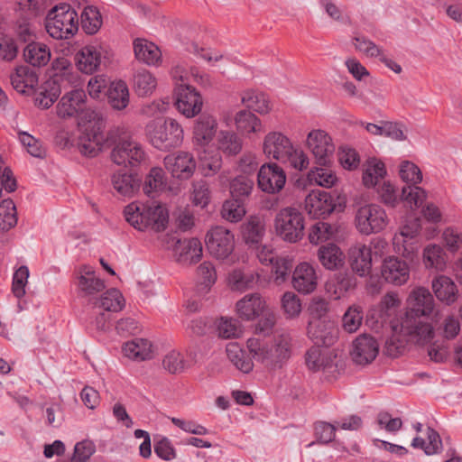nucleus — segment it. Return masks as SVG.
I'll return each instance as SVG.
<instances>
[{
	"instance_id": "nucleus-1",
	"label": "nucleus",
	"mask_w": 462,
	"mask_h": 462,
	"mask_svg": "<svg viewBox=\"0 0 462 462\" xmlns=\"http://www.w3.org/2000/svg\"><path fill=\"white\" fill-rule=\"evenodd\" d=\"M411 300V307L402 319V331L415 342L428 344L434 336L433 327L428 319L434 314L431 319L438 322L440 313L435 312L433 296L425 288L414 290Z\"/></svg>"
},
{
	"instance_id": "nucleus-2",
	"label": "nucleus",
	"mask_w": 462,
	"mask_h": 462,
	"mask_svg": "<svg viewBox=\"0 0 462 462\" xmlns=\"http://www.w3.org/2000/svg\"><path fill=\"white\" fill-rule=\"evenodd\" d=\"M292 338L288 333H282L273 338L272 345L255 337L246 342L250 355L256 362L266 367H282L291 356Z\"/></svg>"
},
{
	"instance_id": "nucleus-3",
	"label": "nucleus",
	"mask_w": 462,
	"mask_h": 462,
	"mask_svg": "<svg viewBox=\"0 0 462 462\" xmlns=\"http://www.w3.org/2000/svg\"><path fill=\"white\" fill-rule=\"evenodd\" d=\"M77 116L79 120V125L84 126L78 143L79 152L84 155L94 157L102 150L105 142L103 134L104 120L97 112L87 108L86 103L84 108L79 111Z\"/></svg>"
},
{
	"instance_id": "nucleus-4",
	"label": "nucleus",
	"mask_w": 462,
	"mask_h": 462,
	"mask_svg": "<svg viewBox=\"0 0 462 462\" xmlns=\"http://www.w3.org/2000/svg\"><path fill=\"white\" fill-rule=\"evenodd\" d=\"M147 137L155 148L168 151L179 146L183 140L181 125L172 118L159 119L146 125Z\"/></svg>"
},
{
	"instance_id": "nucleus-5",
	"label": "nucleus",
	"mask_w": 462,
	"mask_h": 462,
	"mask_svg": "<svg viewBox=\"0 0 462 462\" xmlns=\"http://www.w3.org/2000/svg\"><path fill=\"white\" fill-rule=\"evenodd\" d=\"M45 28L53 39H69L79 29L78 14L68 4L56 5L47 14Z\"/></svg>"
},
{
	"instance_id": "nucleus-6",
	"label": "nucleus",
	"mask_w": 462,
	"mask_h": 462,
	"mask_svg": "<svg viewBox=\"0 0 462 462\" xmlns=\"http://www.w3.org/2000/svg\"><path fill=\"white\" fill-rule=\"evenodd\" d=\"M304 217L295 208H282L275 216V233L285 242L297 243L301 240L304 236Z\"/></svg>"
},
{
	"instance_id": "nucleus-7",
	"label": "nucleus",
	"mask_w": 462,
	"mask_h": 462,
	"mask_svg": "<svg viewBox=\"0 0 462 462\" xmlns=\"http://www.w3.org/2000/svg\"><path fill=\"white\" fill-rule=\"evenodd\" d=\"M401 179L411 185L402 189V198L411 208H419L427 198L426 191L417 184L422 180L420 168L411 162L404 161L400 165Z\"/></svg>"
},
{
	"instance_id": "nucleus-8",
	"label": "nucleus",
	"mask_w": 462,
	"mask_h": 462,
	"mask_svg": "<svg viewBox=\"0 0 462 462\" xmlns=\"http://www.w3.org/2000/svg\"><path fill=\"white\" fill-rule=\"evenodd\" d=\"M388 217L385 210L376 204H367L360 207L355 217L356 229L362 235L378 233L385 228Z\"/></svg>"
},
{
	"instance_id": "nucleus-9",
	"label": "nucleus",
	"mask_w": 462,
	"mask_h": 462,
	"mask_svg": "<svg viewBox=\"0 0 462 462\" xmlns=\"http://www.w3.org/2000/svg\"><path fill=\"white\" fill-rule=\"evenodd\" d=\"M79 296L91 305L98 304V296L105 291V282L96 275L94 269L82 265L78 270Z\"/></svg>"
},
{
	"instance_id": "nucleus-10",
	"label": "nucleus",
	"mask_w": 462,
	"mask_h": 462,
	"mask_svg": "<svg viewBox=\"0 0 462 462\" xmlns=\"http://www.w3.org/2000/svg\"><path fill=\"white\" fill-rule=\"evenodd\" d=\"M206 246L209 254L217 259H226L235 248L234 235L226 227H212L206 236Z\"/></svg>"
},
{
	"instance_id": "nucleus-11",
	"label": "nucleus",
	"mask_w": 462,
	"mask_h": 462,
	"mask_svg": "<svg viewBox=\"0 0 462 462\" xmlns=\"http://www.w3.org/2000/svg\"><path fill=\"white\" fill-rule=\"evenodd\" d=\"M144 157L145 153L140 143L130 137L119 138L111 152L112 161L123 166H136Z\"/></svg>"
},
{
	"instance_id": "nucleus-12",
	"label": "nucleus",
	"mask_w": 462,
	"mask_h": 462,
	"mask_svg": "<svg viewBox=\"0 0 462 462\" xmlns=\"http://www.w3.org/2000/svg\"><path fill=\"white\" fill-rule=\"evenodd\" d=\"M307 145L318 165L329 166L332 163L335 145L325 131L319 129L311 131L307 137Z\"/></svg>"
},
{
	"instance_id": "nucleus-13",
	"label": "nucleus",
	"mask_w": 462,
	"mask_h": 462,
	"mask_svg": "<svg viewBox=\"0 0 462 462\" xmlns=\"http://www.w3.org/2000/svg\"><path fill=\"white\" fill-rule=\"evenodd\" d=\"M175 95L176 108L183 116L191 118L200 113L203 99L200 93L194 87L184 83L177 84Z\"/></svg>"
},
{
	"instance_id": "nucleus-14",
	"label": "nucleus",
	"mask_w": 462,
	"mask_h": 462,
	"mask_svg": "<svg viewBox=\"0 0 462 462\" xmlns=\"http://www.w3.org/2000/svg\"><path fill=\"white\" fill-rule=\"evenodd\" d=\"M257 181L259 188L263 192L276 194L283 189L286 182V174L276 163H265L259 170Z\"/></svg>"
},
{
	"instance_id": "nucleus-15",
	"label": "nucleus",
	"mask_w": 462,
	"mask_h": 462,
	"mask_svg": "<svg viewBox=\"0 0 462 462\" xmlns=\"http://www.w3.org/2000/svg\"><path fill=\"white\" fill-rule=\"evenodd\" d=\"M420 228V220L413 219L402 226L400 233L393 236V245L396 251L408 259H412L418 250V245L414 240Z\"/></svg>"
},
{
	"instance_id": "nucleus-16",
	"label": "nucleus",
	"mask_w": 462,
	"mask_h": 462,
	"mask_svg": "<svg viewBox=\"0 0 462 462\" xmlns=\"http://www.w3.org/2000/svg\"><path fill=\"white\" fill-rule=\"evenodd\" d=\"M337 328L330 319L309 321L308 336L316 346H332L337 338Z\"/></svg>"
},
{
	"instance_id": "nucleus-17",
	"label": "nucleus",
	"mask_w": 462,
	"mask_h": 462,
	"mask_svg": "<svg viewBox=\"0 0 462 462\" xmlns=\"http://www.w3.org/2000/svg\"><path fill=\"white\" fill-rule=\"evenodd\" d=\"M379 353V344L374 337L363 334L357 337L352 344L350 356L353 362L359 365L372 363Z\"/></svg>"
},
{
	"instance_id": "nucleus-18",
	"label": "nucleus",
	"mask_w": 462,
	"mask_h": 462,
	"mask_svg": "<svg viewBox=\"0 0 462 462\" xmlns=\"http://www.w3.org/2000/svg\"><path fill=\"white\" fill-rule=\"evenodd\" d=\"M292 145L291 141L285 134L273 131L265 135L263 151L268 158L282 162L284 159L290 158Z\"/></svg>"
},
{
	"instance_id": "nucleus-19",
	"label": "nucleus",
	"mask_w": 462,
	"mask_h": 462,
	"mask_svg": "<svg viewBox=\"0 0 462 462\" xmlns=\"http://www.w3.org/2000/svg\"><path fill=\"white\" fill-rule=\"evenodd\" d=\"M291 285L301 294L313 292L318 285V275L315 268L309 263H299L291 275Z\"/></svg>"
},
{
	"instance_id": "nucleus-20",
	"label": "nucleus",
	"mask_w": 462,
	"mask_h": 462,
	"mask_svg": "<svg viewBox=\"0 0 462 462\" xmlns=\"http://www.w3.org/2000/svg\"><path fill=\"white\" fill-rule=\"evenodd\" d=\"M305 208L313 217H325L335 210L336 204L330 193L313 190L305 199Z\"/></svg>"
},
{
	"instance_id": "nucleus-21",
	"label": "nucleus",
	"mask_w": 462,
	"mask_h": 462,
	"mask_svg": "<svg viewBox=\"0 0 462 462\" xmlns=\"http://www.w3.org/2000/svg\"><path fill=\"white\" fill-rule=\"evenodd\" d=\"M381 274L388 283L400 286L409 280L410 267L405 261L391 256L383 262Z\"/></svg>"
},
{
	"instance_id": "nucleus-22",
	"label": "nucleus",
	"mask_w": 462,
	"mask_h": 462,
	"mask_svg": "<svg viewBox=\"0 0 462 462\" xmlns=\"http://www.w3.org/2000/svg\"><path fill=\"white\" fill-rule=\"evenodd\" d=\"M164 166L173 177L188 179L193 174L196 162L190 153L180 152L178 154L167 155L164 158Z\"/></svg>"
},
{
	"instance_id": "nucleus-23",
	"label": "nucleus",
	"mask_w": 462,
	"mask_h": 462,
	"mask_svg": "<svg viewBox=\"0 0 462 462\" xmlns=\"http://www.w3.org/2000/svg\"><path fill=\"white\" fill-rule=\"evenodd\" d=\"M335 358L336 355L331 351L322 350L319 346L310 348L305 354L306 365L312 372H335L337 369Z\"/></svg>"
},
{
	"instance_id": "nucleus-24",
	"label": "nucleus",
	"mask_w": 462,
	"mask_h": 462,
	"mask_svg": "<svg viewBox=\"0 0 462 462\" xmlns=\"http://www.w3.org/2000/svg\"><path fill=\"white\" fill-rule=\"evenodd\" d=\"M103 48L99 45H87L75 54L78 69L86 74H92L102 63Z\"/></svg>"
},
{
	"instance_id": "nucleus-25",
	"label": "nucleus",
	"mask_w": 462,
	"mask_h": 462,
	"mask_svg": "<svg viewBox=\"0 0 462 462\" xmlns=\"http://www.w3.org/2000/svg\"><path fill=\"white\" fill-rule=\"evenodd\" d=\"M349 263L353 272L359 276L369 275L372 270V247L356 244L349 249Z\"/></svg>"
},
{
	"instance_id": "nucleus-26",
	"label": "nucleus",
	"mask_w": 462,
	"mask_h": 462,
	"mask_svg": "<svg viewBox=\"0 0 462 462\" xmlns=\"http://www.w3.org/2000/svg\"><path fill=\"white\" fill-rule=\"evenodd\" d=\"M86 98L83 89H74L65 94L56 106L58 116L64 119L77 116L84 108Z\"/></svg>"
},
{
	"instance_id": "nucleus-27",
	"label": "nucleus",
	"mask_w": 462,
	"mask_h": 462,
	"mask_svg": "<svg viewBox=\"0 0 462 462\" xmlns=\"http://www.w3.org/2000/svg\"><path fill=\"white\" fill-rule=\"evenodd\" d=\"M217 123L214 116L201 114L195 121L193 127V142L196 145L205 148L214 138Z\"/></svg>"
},
{
	"instance_id": "nucleus-28",
	"label": "nucleus",
	"mask_w": 462,
	"mask_h": 462,
	"mask_svg": "<svg viewBox=\"0 0 462 462\" xmlns=\"http://www.w3.org/2000/svg\"><path fill=\"white\" fill-rule=\"evenodd\" d=\"M236 312L245 320H251L259 317L267 307L265 300L259 293L245 295L236 302Z\"/></svg>"
},
{
	"instance_id": "nucleus-29",
	"label": "nucleus",
	"mask_w": 462,
	"mask_h": 462,
	"mask_svg": "<svg viewBox=\"0 0 462 462\" xmlns=\"http://www.w3.org/2000/svg\"><path fill=\"white\" fill-rule=\"evenodd\" d=\"M10 79L13 88L23 95H29L38 84L37 73L28 66L17 67Z\"/></svg>"
},
{
	"instance_id": "nucleus-30",
	"label": "nucleus",
	"mask_w": 462,
	"mask_h": 462,
	"mask_svg": "<svg viewBox=\"0 0 462 462\" xmlns=\"http://www.w3.org/2000/svg\"><path fill=\"white\" fill-rule=\"evenodd\" d=\"M355 286L356 279L353 275L339 272L328 280L325 289L334 300H338Z\"/></svg>"
},
{
	"instance_id": "nucleus-31",
	"label": "nucleus",
	"mask_w": 462,
	"mask_h": 462,
	"mask_svg": "<svg viewBox=\"0 0 462 462\" xmlns=\"http://www.w3.org/2000/svg\"><path fill=\"white\" fill-rule=\"evenodd\" d=\"M175 247L178 262L191 264L199 262L202 256V245L198 238L179 240Z\"/></svg>"
},
{
	"instance_id": "nucleus-32",
	"label": "nucleus",
	"mask_w": 462,
	"mask_h": 462,
	"mask_svg": "<svg viewBox=\"0 0 462 462\" xmlns=\"http://www.w3.org/2000/svg\"><path fill=\"white\" fill-rule=\"evenodd\" d=\"M134 51L135 58L147 65H157L161 60V51L147 40L136 39L134 42Z\"/></svg>"
},
{
	"instance_id": "nucleus-33",
	"label": "nucleus",
	"mask_w": 462,
	"mask_h": 462,
	"mask_svg": "<svg viewBox=\"0 0 462 462\" xmlns=\"http://www.w3.org/2000/svg\"><path fill=\"white\" fill-rule=\"evenodd\" d=\"M393 334L386 340L384 346V352L387 356L392 357H396L400 354L403 352L406 347V345L409 342L420 345L411 338L409 335H406L404 331H402V322L401 323L400 330H397V327L393 326ZM423 346L424 344H420Z\"/></svg>"
},
{
	"instance_id": "nucleus-34",
	"label": "nucleus",
	"mask_w": 462,
	"mask_h": 462,
	"mask_svg": "<svg viewBox=\"0 0 462 462\" xmlns=\"http://www.w3.org/2000/svg\"><path fill=\"white\" fill-rule=\"evenodd\" d=\"M115 190L123 197H132L140 187L139 180L132 174L118 171L111 177Z\"/></svg>"
},
{
	"instance_id": "nucleus-35",
	"label": "nucleus",
	"mask_w": 462,
	"mask_h": 462,
	"mask_svg": "<svg viewBox=\"0 0 462 462\" xmlns=\"http://www.w3.org/2000/svg\"><path fill=\"white\" fill-rule=\"evenodd\" d=\"M109 105L116 110L125 108L129 104V90L123 80L112 82L106 92Z\"/></svg>"
},
{
	"instance_id": "nucleus-36",
	"label": "nucleus",
	"mask_w": 462,
	"mask_h": 462,
	"mask_svg": "<svg viewBox=\"0 0 462 462\" xmlns=\"http://www.w3.org/2000/svg\"><path fill=\"white\" fill-rule=\"evenodd\" d=\"M432 289L436 297L447 304L457 300V290L453 281L445 275H439L432 281Z\"/></svg>"
},
{
	"instance_id": "nucleus-37",
	"label": "nucleus",
	"mask_w": 462,
	"mask_h": 462,
	"mask_svg": "<svg viewBox=\"0 0 462 462\" xmlns=\"http://www.w3.org/2000/svg\"><path fill=\"white\" fill-rule=\"evenodd\" d=\"M386 175L384 163L376 158H369L364 165L363 183L366 188L376 186Z\"/></svg>"
},
{
	"instance_id": "nucleus-38",
	"label": "nucleus",
	"mask_w": 462,
	"mask_h": 462,
	"mask_svg": "<svg viewBox=\"0 0 462 462\" xmlns=\"http://www.w3.org/2000/svg\"><path fill=\"white\" fill-rule=\"evenodd\" d=\"M23 57L26 62L34 67L46 65L51 59L49 48L41 42H31L23 50Z\"/></svg>"
},
{
	"instance_id": "nucleus-39",
	"label": "nucleus",
	"mask_w": 462,
	"mask_h": 462,
	"mask_svg": "<svg viewBox=\"0 0 462 462\" xmlns=\"http://www.w3.org/2000/svg\"><path fill=\"white\" fill-rule=\"evenodd\" d=\"M318 257L321 264L328 270L337 269L344 262V254L335 244L321 246L318 251Z\"/></svg>"
},
{
	"instance_id": "nucleus-40",
	"label": "nucleus",
	"mask_w": 462,
	"mask_h": 462,
	"mask_svg": "<svg viewBox=\"0 0 462 462\" xmlns=\"http://www.w3.org/2000/svg\"><path fill=\"white\" fill-rule=\"evenodd\" d=\"M152 344L147 339L135 338L123 346L125 356L133 360H146L152 356Z\"/></svg>"
},
{
	"instance_id": "nucleus-41",
	"label": "nucleus",
	"mask_w": 462,
	"mask_h": 462,
	"mask_svg": "<svg viewBox=\"0 0 462 462\" xmlns=\"http://www.w3.org/2000/svg\"><path fill=\"white\" fill-rule=\"evenodd\" d=\"M226 355L229 361L241 372L250 373L254 368L252 358L240 347L237 343H229L226 346Z\"/></svg>"
},
{
	"instance_id": "nucleus-42",
	"label": "nucleus",
	"mask_w": 462,
	"mask_h": 462,
	"mask_svg": "<svg viewBox=\"0 0 462 462\" xmlns=\"http://www.w3.org/2000/svg\"><path fill=\"white\" fill-rule=\"evenodd\" d=\"M145 218H147V228L160 232L165 229L168 222V213L164 207L154 202L145 204Z\"/></svg>"
},
{
	"instance_id": "nucleus-43",
	"label": "nucleus",
	"mask_w": 462,
	"mask_h": 462,
	"mask_svg": "<svg viewBox=\"0 0 462 462\" xmlns=\"http://www.w3.org/2000/svg\"><path fill=\"white\" fill-rule=\"evenodd\" d=\"M146 205L133 202L127 205L124 210L125 220L135 229L143 231L147 228V218H145Z\"/></svg>"
},
{
	"instance_id": "nucleus-44",
	"label": "nucleus",
	"mask_w": 462,
	"mask_h": 462,
	"mask_svg": "<svg viewBox=\"0 0 462 462\" xmlns=\"http://www.w3.org/2000/svg\"><path fill=\"white\" fill-rule=\"evenodd\" d=\"M157 87L155 77L146 69L138 70L134 76V89L139 97L152 95Z\"/></svg>"
},
{
	"instance_id": "nucleus-45",
	"label": "nucleus",
	"mask_w": 462,
	"mask_h": 462,
	"mask_svg": "<svg viewBox=\"0 0 462 462\" xmlns=\"http://www.w3.org/2000/svg\"><path fill=\"white\" fill-rule=\"evenodd\" d=\"M263 221L258 217L250 218L242 226V235L246 244H258L264 235Z\"/></svg>"
},
{
	"instance_id": "nucleus-46",
	"label": "nucleus",
	"mask_w": 462,
	"mask_h": 462,
	"mask_svg": "<svg viewBox=\"0 0 462 462\" xmlns=\"http://www.w3.org/2000/svg\"><path fill=\"white\" fill-rule=\"evenodd\" d=\"M98 304L94 307L102 308L106 311L117 312L125 307V300L122 293L116 289L103 291L98 296Z\"/></svg>"
},
{
	"instance_id": "nucleus-47",
	"label": "nucleus",
	"mask_w": 462,
	"mask_h": 462,
	"mask_svg": "<svg viewBox=\"0 0 462 462\" xmlns=\"http://www.w3.org/2000/svg\"><path fill=\"white\" fill-rule=\"evenodd\" d=\"M242 140L230 131H220L217 136V147L226 155L238 154L242 150Z\"/></svg>"
},
{
	"instance_id": "nucleus-48",
	"label": "nucleus",
	"mask_w": 462,
	"mask_h": 462,
	"mask_svg": "<svg viewBox=\"0 0 462 462\" xmlns=\"http://www.w3.org/2000/svg\"><path fill=\"white\" fill-rule=\"evenodd\" d=\"M245 215V208L243 200L240 199H231L226 200L221 208V217L229 222L236 223L242 220Z\"/></svg>"
},
{
	"instance_id": "nucleus-49",
	"label": "nucleus",
	"mask_w": 462,
	"mask_h": 462,
	"mask_svg": "<svg viewBox=\"0 0 462 462\" xmlns=\"http://www.w3.org/2000/svg\"><path fill=\"white\" fill-rule=\"evenodd\" d=\"M199 152V169L204 176H212L216 174L222 166V158L217 152L208 153L205 148Z\"/></svg>"
},
{
	"instance_id": "nucleus-50",
	"label": "nucleus",
	"mask_w": 462,
	"mask_h": 462,
	"mask_svg": "<svg viewBox=\"0 0 462 462\" xmlns=\"http://www.w3.org/2000/svg\"><path fill=\"white\" fill-rule=\"evenodd\" d=\"M423 262L427 268L443 270L446 265L445 254L441 246L430 245L423 251Z\"/></svg>"
},
{
	"instance_id": "nucleus-51",
	"label": "nucleus",
	"mask_w": 462,
	"mask_h": 462,
	"mask_svg": "<svg viewBox=\"0 0 462 462\" xmlns=\"http://www.w3.org/2000/svg\"><path fill=\"white\" fill-rule=\"evenodd\" d=\"M165 176L162 168L154 167L151 169L147 175L143 185V191L150 197H153L154 193L161 191L165 187Z\"/></svg>"
},
{
	"instance_id": "nucleus-52",
	"label": "nucleus",
	"mask_w": 462,
	"mask_h": 462,
	"mask_svg": "<svg viewBox=\"0 0 462 462\" xmlns=\"http://www.w3.org/2000/svg\"><path fill=\"white\" fill-rule=\"evenodd\" d=\"M102 18L99 11L93 6H87L81 14V27L88 34L96 33L101 27Z\"/></svg>"
},
{
	"instance_id": "nucleus-53",
	"label": "nucleus",
	"mask_w": 462,
	"mask_h": 462,
	"mask_svg": "<svg viewBox=\"0 0 462 462\" xmlns=\"http://www.w3.org/2000/svg\"><path fill=\"white\" fill-rule=\"evenodd\" d=\"M236 125L243 133H256L261 130V121L250 111L242 110L236 114Z\"/></svg>"
},
{
	"instance_id": "nucleus-54",
	"label": "nucleus",
	"mask_w": 462,
	"mask_h": 462,
	"mask_svg": "<svg viewBox=\"0 0 462 462\" xmlns=\"http://www.w3.org/2000/svg\"><path fill=\"white\" fill-rule=\"evenodd\" d=\"M336 231L337 228L333 225L319 221L310 227L309 240L311 244L318 245L332 238Z\"/></svg>"
},
{
	"instance_id": "nucleus-55",
	"label": "nucleus",
	"mask_w": 462,
	"mask_h": 462,
	"mask_svg": "<svg viewBox=\"0 0 462 462\" xmlns=\"http://www.w3.org/2000/svg\"><path fill=\"white\" fill-rule=\"evenodd\" d=\"M328 166H320L311 170L308 173V180L310 183H315L324 188H331L337 181V176L328 168Z\"/></svg>"
},
{
	"instance_id": "nucleus-56",
	"label": "nucleus",
	"mask_w": 462,
	"mask_h": 462,
	"mask_svg": "<svg viewBox=\"0 0 462 462\" xmlns=\"http://www.w3.org/2000/svg\"><path fill=\"white\" fill-rule=\"evenodd\" d=\"M17 224L16 208L12 199L0 203V228L9 230Z\"/></svg>"
},
{
	"instance_id": "nucleus-57",
	"label": "nucleus",
	"mask_w": 462,
	"mask_h": 462,
	"mask_svg": "<svg viewBox=\"0 0 462 462\" xmlns=\"http://www.w3.org/2000/svg\"><path fill=\"white\" fill-rule=\"evenodd\" d=\"M242 103L248 107L260 114H265L269 111L268 101L264 98L262 94H257L253 90H246L242 93L241 96Z\"/></svg>"
},
{
	"instance_id": "nucleus-58",
	"label": "nucleus",
	"mask_w": 462,
	"mask_h": 462,
	"mask_svg": "<svg viewBox=\"0 0 462 462\" xmlns=\"http://www.w3.org/2000/svg\"><path fill=\"white\" fill-rule=\"evenodd\" d=\"M254 188V180L246 175L236 177L230 183V193L233 198L243 200L250 195Z\"/></svg>"
},
{
	"instance_id": "nucleus-59",
	"label": "nucleus",
	"mask_w": 462,
	"mask_h": 462,
	"mask_svg": "<svg viewBox=\"0 0 462 462\" xmlns=\"http://www.w3.org/2000/svg\"><path fill=\"white\" fill-rule=\"evenodd\" d=\"M377 194L379 200L391 208H395L401 200H403L402 195H399L397 189L390 181H383L377 188Z\"/></svg>"
},
{
	"instance_id": "nucleus-60",
	"label": "nucleus",
	"mask_w": 462,
	"mask_h": 462,
	"mask_svg": "<svg viewBox=\"0 0 462 462\" xmlns=\"http://www.w3.org/2000/svg\"><path fill=\"white\" fill-rule=\"evenodd\" d=\"M218 337L222 338L238 337L242 334V328L238 320L229 318H221L217 323Z\"/></svg>"
},
{
	"instance_id": "nucleus-61",
	"label": "nucleus",
	"mask_w": 462,
	"mask_h": 462,
	"mask_svg": "<svg viewBox=\"0 0 462 462\" xmlns=\"http://www.w3.org/2000/svg\"><path fill=\"white\" fill-rule=\"evenodd\" d=\"M282 309L287 318H296L301 312V301L292 291H286L281 299Z\"/></svg>"
},
{
	"instance_id": "nucleus-62",
	"label": "nucleus",
	"mask_w": 462,
	"mask_h": 462,
	"mask_svg": "<svg viewBox=\"0 0 462 462\" xmlns=\"http://www.w3.org/2000/svg\"><path fill=\"white\" fill-rule=\"evenodd\" d=\"M185 365L186 361L183 356L176 350L170 351L162 359V367L171 374L182 373Z\"/></svg>"
},
{
	"instance_id": "nucleus-63",
	"label": "nucleus",
	"mask_w": 462,
	"mask_h": 462,
	"mask_svg": "<svg viewBox=\"0 0 462 462\" xmlns=\"http://www.w3.org/2000/svg\"><path fill=\"white\" fill-rule=\"evenodd\" d=\"M363 311L359 307H349L342 318V327L348 333L356 332L361 326Z\"/></svg>"
},
{
	"instance_id": "nucleus-64",
	"label": "nucleus",
	"mask_w": 462,
	"mask_h": 462,
	"mask_svg": "<svg viewBox=\"0 0 462 462\" xmlns=\"http://www.w3.org/2000/svg\"><path fill=\"white\" fill-rule=\"evenodd\" d=\"M292 269V261L288 257H276L273 263V273L276 284L284 282Z\"/></svg>"
}]
</instances>
